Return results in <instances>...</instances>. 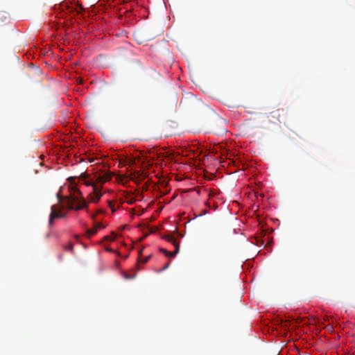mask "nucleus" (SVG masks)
Instances as JSON below:
<instances>
[{"mask_svg": "<svg viewBox=\"0 0 355 355\" xmlns=\"http://www.w3.org/2000/svg\"><path fill=\"white\" fill-rule=\"evenodd\" d=\"M164 157L163 153H158L157 150L152 149L148 151V155L146 156V159H150L151 160H154L156 158L159 159V157Z\"/></svg>", "mask_w": 355, "mask_h": 355, "instance_id": "423d86ee", "label": "nucleus"}, {"mask_svg": "<svg viewBox=\"0 0 355 355\" xmlns=\"http://www.w3.org/2000/svg\"><path fill=\"white\" fill-rule=\"evenodd\" d=\"M87 175L86 173H83L79 178L80 181H82L83 184L85 186H91L92 189L94 188V186H97L98 184H103V183L110 181L112 178L109 174H103L99 175L96 177V181L94 180H87Z\"/></svg>", "mask_w": 355, "mask_h": 355, "instance_id": "f03ea898", "label": "nucleus"}, {"mask_svg": "<svg viewBox=\"0 0 355 355\" xmlns=\"http://www.w3.org/2000/svg\"><path fill=\"white\" fill-rule=\"evenodd\" d=\"M101 185L102 184L94 186L92 192L89 194L91 202H97L101 199L102 196Z\"/></svg>", "mask_w": 355, "mask_h": 355, "instance_id": "20e7f679", "label": "nucleus"}, {"mask_svg": "<svg viewBox=\"0 0 355 355\" xmlns=\"http://www.w3.org/2000/svg\"><path fill=\"white\" fill-rule=\"evenodd\" d=\"M126 162L129 165H133L135 164V159L132 157L127 158Z\"/></svg>", "mask_w": 355, "mask_h": 355, "instance_id": "1a4fd4ad", "label": "nucleus"}, {"mask_svg": "<svg viewBox=\"0 0 355 355\" xmlns=\"http://www.w3.org/2000/svg\"><path fill=\"white\" fill-rule=\"evenodd\" d=\"M64 249L67 251H69L71 252H73V244L71 243H69L65 247Z\"/></svg>", "mask_w": 355, "mask_h": 355, "instance_id": "6e6552de", "label": "nucleus"}, {"mask_svg": "<svg viewBox=\"0 0 355 355\" xmlns=\"http://www.w3.org/2000/svg\"><path fill=\"white\" fill-rule=\"evenodd\" d=\"M160 251L162 252L163 253H164V254L166 256V255H168V251H167L165 249H163V248H161L160 249Z\"/></svg>", "mask_w": 355, "mask_h": 355, "instance_id": "4468645a", "label": "nucleus"}, {"mask_svg": "<svg viewBox=\"0 0 355 355\" xmlns=\"http://www.w3.org/2000/svg\"><path fill=\"white\" fill-rule=\"evenodd\" d=\"M103 227L104 226L100 223H97L94 225V228H96L97 230Z\"/></svg>", "mask_w": 355, "mask_h": 355, "instance_id": "9d476101", "label": "nucleus"}, {"mask_svg": "<svg viewBox=\"0 0 355 355\" xmlns=\"http://www.w3.org/2000/svg\"><path fill=\"white\" fill-rule=\"evenodd\" d=\"M150 258V255L147 256L144 259L141 260L140 261H141L143 263H147L148 261Z\"/></svg>", "mask_w": 355, "mask_h": 355, "instance_id": "9b49d317", "label": "nucleus"}, {"mask_svg": "<svg viewBox=\"0 0 355 355\" xmlns=\"http://www.w3.org/2000/svg\"><path fill=\"white\" fill-rule=\"evenodd\" d=\"M169 266V263H167L163 268L162 270H166Z\"/></svg>", "mask_w": 355, "mask_h": 355, "instance_id": "dca6fc26", "label": "nucleus"}, {"mask_svg": "<svg viewBox=\"0 0 355 355\" xmlns=\"http://www.w3.org/2000/svg\"><path fill=\"white\" fill-rule=\"evenodd\" d=\"M109 205H110V207L112 208V212H114L115 211V209L113 207V205H112V202L109 201Z\"/></svg>", "mask_w": 355, "mask_h": 355, "instance_id": "2eb2a0df", "label": "nucleus"}, {"mask_svg": "<svg viewBox=\"0 0 355 355\" xmlns=\"http://www.w3.org/2000/svg\"><path fill=\"white\" fill-rule=\"evenodd\" d=\"M167 240L173 244V245L175 246V250L173 252H168V255L166 256L169 257H174L179 252V243L175 240V239L173 236H169Z\"/></svg>", "mask_w": 355, "mask_h": 355, "instance_id": "39448f33", "label": "nucleus"}, {"mask_svg": "<svg viewBox=\"0 0 355 355\" xmlns=\"http://www.w3.org/2000/svg\"><path fill=\"white\" fill-rule=\"evenodd\" d=\"M97 231L98 230H96V228H94V227L92 229H88L87 231V236L90 237L94 235L97 232Z\"/></svg>", "mask_w": 355, "mask_h": 355, "instance_id": "0eeeda50", "label": "nucleus"}, {"mask_svg": "<svg viewBox=\"0 0 355 355\" xmlns=\"http://www.w3.org/2000/svg\"><path fill=\"white\" fill-rule=\"evenodd\" d=\"M75 180V177H70L68 178V180L71 184L69 187L70 193L69 196L64 197V199L66 200L67 207L69 209L79 210L86 207L87 202L83 198L82 192L76 187ZM57 198L59 202L64 199L60 193L57 194Z\"/></svg>", "mask_w": 355, "mask_h": 355, "instance_id": "f257e3e1", "label": "nucleus"}, {"mask_svg": "<svg viewBox=\"0 0 355 355\" xmlns=\"http://www.w3.org/2000/svg\"><path fill=\"white\" fill-rule=\"evenodd\" d=\"M216 195V193L214 191H211L209 194V198L215 196Z\"/></svg>", "mask_w": 355, "mask_h": 355, "instance_id": "ddd939ff", "label": "nucleus"}, {"mask_svg": "<svg viewBox=\"0 0 355 355\" xmlns=\"http://www.w3.org/2000/svg\"><path fill=\"white\" fill-rule=\"evenodd\" d=\"M62 209V206L59 207L58 205H54L51 207L49 220L50 226L53 224V221L55 218H62L66 216V214L61 212Z\"/></svg>", "mask_w": 355, "mask_h": 355, "instance_id": "7ed1b4c3", "label": "nucleus"}, {"mask_svg": "<svg viewBox=\"0 0 355 355\" xmlns=\"http://www.w3.org/2000/svg\"><path fill=\"white\" fill-rule=\"evenodd\" d=\"M135 276H136V275H135H135H124V277H125V279H133V278H135Z\"/></svg>", "mask_w": 355, "mask_h": 355, "instance_id": "f8f14e48", "label": "nucleus"}]
</instances>
